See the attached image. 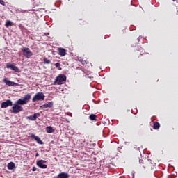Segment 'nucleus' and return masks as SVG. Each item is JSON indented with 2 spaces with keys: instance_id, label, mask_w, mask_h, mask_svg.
<instances>
[{
  "instance_id": "obj_1",
  "label": "nucleus",
  "mask_w": 178,
  "mask_h": 178,
  "mask_svg": "<svg viewBox=\"0 0 178 178\" xmlns=\"http://www.w3.org/2000/svg\"><path fill=\"white\" fill-rule=\"evenodd\" d=\"M45 99V95L43 92H38L35 95L32 99L33 102H37L38 101H44Z\"/></svg>"
},
{
  "instance_id": "obj_2",
  "label": "nucleus",
  "mask_w": 178,
  "mask_h": 178,
  "mask_svg": "<svg viewBox=\"0 0 178 178\" xmlns=\"http://www.w3.org/2000/svg\"><path fill=\"white\" fill-rule=\"evenodd\" d=\"M21 51L24 56H25V58H27L28 59L31 56H33V52H31V50H30V49L28 47H23L22 49H21Z\"/></svg>"
},
{
  "instance_id": "obj_3",
  "label": "nucleus",
  "mask_w": 178,
  "mask_h": 178,
  "mask_svg": "<svg viewBox=\"0 0 178 178\" xmlns=\"http://www.w3.org/2000/svg\"><path fill=\"white\" fill-rule=\"evenodd\" d=\"M23 108L22 106L17 104L16 103L13 104L12 107L11 113H15V115L19 113V112H22Z\"/></svg>"
},
{
  "instance_id": "obj_4",
  "label": "nucleus",
  "mask_w": 178,
  "mask_h": 178,
  "mask_svg": "<svg viewBox=\"0 0 178 178\" xmlns=\"http://www.w3.org/2000/svg\"><path fill=\"white\" fill-rule=\"evenodd\" d=\"M65 81H66V76L64 74H60L56 78L54 83H57V84L61 85L63 84Z\"/></svg>"
},
{
  "instance_id": "obj_5",
  "label": "nucleus",
  "mask_w": 178,
  "mask_h": 178,
  "mask_svg": "<svg viewBox=\"0 0 178 178\" xmlns=\"http://www.w3.org/2000/svg\"><path fill=\"white\" fill-rule=\"evenodd\" d=\"M139 163H140V169H142V170H144L145 169H147V168L148 167V165L149 163V161L145 159V160H139Z\"/></svg>"
},
{
  "instance_id": "obj_6",
  "label": "nucleus",
  "mask_w": 178,
  "mask_h": 178,
  "mask_svg": "<svg viewBox=\"0 0 178 178\" xmlns=\"http://www.w3.org/2000/svg\"><path fill=\"white\" fill-rule=\"evenodd\" d=\"M13 105V102H12V100L8 99L6 102H3L1 104V108L2 109H5V108H8V106H12Z\"/></svg>"
},
{
  "instance_id": "obj_7",
  "label": "nucleus",
  "mask_w": 178,
  "mask_h": 178,
  "mask_svg": "<svg viewBox=\"0 0 178 178\" xmlns=\"http://www.w3.org/2000/svg\"><path fill=\"white\" fill-rule=\"evenodd\" d=\"M3 83H5L6 86H8V87H16V86H19V83H16L13 81H10L9 80H8V79L5 78L3 80Z\"/></svg>"
},
{
  "instance_id": "obj_8",
  "label": "nucleus",
  "mask_w": 178,
  "mask_h": 178,
  "mask_svg": "<svg viewBox=\"0 0 178 178\" xmlns=\"http://www.w3.org/2000/svg\"><path fill=\"white\" fill-rule=\"evenodd\" d=\"M6 68L11 69V70H13L14 72H16L17 73H19V72H20V70H19V67H17L16 65H15V64L7 63Z\"/></svg>"
},
{
  "instance_id": "obj_9",
  "label": "nucleus",
  "mask_w": 178,
  "mask_h": 178,
  "mask_svg": "<svg viewBox=\"0 0 178 178\" xmlns=\"http://www.w3.org/2000/svg\"><path fill=\"white\" fill-rule=\"evenodd\" d=\"M47 161H44V160H40L37 161V166H38L39 168H40L41 169H47V168L48 167L46 164Z\"/></svg>"
},
{
  "instance_id": "obj_10",
  "label": "nucleus",
  "mask_w": 178,
  "mask_h": 178,
  "mask_svg": "<svg viewBox=\"0 0 178 178\" xmlns=\"http://www.w3.org/2000/svg\"><path fill=\"white\" fill-rule=\"evenodd\" d=\"M40 116H41V114H40V113H34L33 115L27 116L26 119L28 120L34 121V120H37V118H40Z\"/></svg>"
},
{
  "instance_id": "obj_11",
  "label": "nucleus",
  "mask_w": 178,
  "mask_h": 178,
  "mask_svg": "<svg viewBox=\"0 0 178 178\" xmlns=\"http://www.w3.org/2000/svg\"><path fill=\"white\" fill-rule=\"evenodd\" d=\"M31 138H33V140H35L38 143V144H40V145L44 144V142H42V140H41V138H40V137L36 136L34 134H31Z\"/></svg>"
},
{
  "instance_id": "obj_12",
  "label": "nucleus",
  "mask_w": 178,
  "mask_h": 178,
  "mask_svg": "<svg viewBox=\"0 0 178 178\" xmlns=\"http://www.w3.org/2000/svg\"><path fill=\"white\" fill-rule=\"evenodd\" d=\"M66 52L67 51L65 49V48H58V55H60V56H65Z\"/></svg>"
},
{
  "instance_id": "obj_13",
  "label": "nucleus",
  "mask_w": 178,
  "mask_h": 178,
  "mask_svg": "<svg viewBox=\"0 0 178 178\" xmlns=\"http://www.w3.org/2000/svg\"><path fill=\"white\" fill-rule=\"evenodd\" d=\"M52 106H54V103L51 102L47 104L42 105L40 108H42V109H45L47 108H52Z\"/></svg>"
},
{
  "instance_id": "obj_14",
  "label": "nucleus",
  "mask_w": 178,
  "mask_h": 178,
  "mask_svg": "<svg viewBox=\"0 0 178 178\" xmlns=\"http://www.w3.org/2000/svg\"><path fill=\"white\" fill-rule=\"evenodd\" d=\"M31 99V95L30 93H28L26 95L24 96V97L22 99L26 104L29 103V101Z\"/></svg>"
},
{
  "instance_id": "obj_15",
  "label": "nucleus",
  "mask_w": 178,
  "mask_h": 178,
  "mask_svg": "<svg viewBox=\"0 0 178 178\" xmlns=\"http://www.w3.org/2000/svg\"><path fill=\"white\" fill-rule=\"evenodd\" d=\"M161 127V124L159 122H153L154 130H158Z\"/></svg>"
},
{
  "instance_id": "obj_16",
  "label": "nucleus",
  "mask_w": 178,
  "mask_h": 178,
  "mask_svg": "<svg viewBox=\"0 0 178 178\" xmlns=\"http://www.w3.org/2000/svg\"><path fill=\"white\" fill-rule=\"evenodd\" d=\"M46 131L48 133V134H51V133H54L55 130L52 128V127H46Z\"/></svg>"
},
{
  "instance_id": "obj_17",
  "label": "nucleus",
  "mask_w": 178,
  "mask_h": 178,
  "mask_svg": "<svg viewBox=\"0 0 178 178\" xmlns=\"http://www.w3.org/2000/svg\"><path fill=\"white\" fill-rule=\"evenodd\" d=\"M15 163L10 162L8 164V169H9V170H13V169H15Z\"/></svg>"
},
{
  "instance_id": "obj_18",
  "label": "nucleus",
  "mask_w": 178,
  "mask_h": 178,
  "mask_svg": "<svg viewBox=\"0 0 178 178\" xmlns=\"http://www.w3.org/2000/svg\"><path fill=\"white\" fill-rule=\"evenodd\" d=\"M15 104H17V105H26V102H24V99H18L16 102H15Z\"/></svg>"
},
{
  "instance_id": "obj_19",
  "label": "nucleus",
  "mask_w": 178,
  "mask_h": 178,
  "mask_svg": "<svg viewBox=\"0 0 178 178\" xmlns=\"http://www.w3.org/2000/svg\"><path fill=\"white\" fill-rule=\"evenodd\" d=\"M89 118L90 119V120H97V115L95 114H91L89 116Z\"/></svg>"
},
{
  "instance_id": "obj_20",
  "label": "nucleus",
  "mask_w": 178,
  "mask_h": 178,
  "mask_svg": "<svg viewBox=\"0 0 178 178\" xmlns=\"http://www.w3.org/2000/svg\"><path fill=\"white\" fill-rule=\"evenodd\" d=\"M43 62L44 63H45L46 65H49V63H51V60L47 58H44L43 59Z\"/></svg>"
},
{
  "instance_id": "obj_21",
  "label": "nucleus",
  "mask_w": 178,
  "mask_h": 178,
  "mask_svg": "<svg viewBox=\"0 0 178 178\" xmlns=\"http://www.w3.org/2000/svg\"><path fill=\"white\" fill-rule=\"evenodd\" d=\"M79 62H81V63L82 64V65H88V62L87 61V60H83V59H79Z\"/></svg>"
},
{
  "instance_id": "obj_22",
  "label": "nucleus",
  "mask_w": 178,
  "mask_h": 178,
  "mask_svg": "<svg viewBox=\"0 0 178 178\" xmlns=\"http://www.w3.org/2000/svg\"><path fill=\"white\" fill-rule=\"evenodd\" d=\"M6 27H9V26H12V22L10 21H7L6 23L5 24Z\"/></svg>"
},
{
  "instance_id": "obj_23",
  "label": "nucleus",
  "mask_w": 178,
  "mask_h": 178,
  "mask_svg": "<svg viewBox=\"0 0 178 178\" xmlns=\"http://www.w3.org/2000/svg\"><path fill=\"white\" fill-rule=\"evenodd\" d=\"M56 67L58 68V70H62V68L60 67V63H56L55 64Z\"/></svg>"
},
{
  "instance_id": "obj_24",
  "label": "nucleus",
  "mask_w": 178,
  "mask_h": 178,
  "mask_svg": "<svg viewBox=\"0 0 178 178\" xmlns=\"http://www.w3.org/2000/svg\"><path fill=\"white\" fill-rule=\"evenodd\" d=\"M0 5H3V6H5V1H3V0H0Z\"/></svg>"
},
{
  "instance_id": "obj_25",
  "label": "nucleus",
  "mask_w": 178,
  "mask_h": 178,
  "mask_svg": "<svg viewBox=\"0 0 178 178\" xmlns=\"http://www.w3.org/2000/svg\"><path fill=\"white\" fill-rule=\"evenodd\" d=\"M33 172H35V170H37V168L35 167H33V169H32Z\"/></svg>"
},
{
  "instance_id": "obj_26",
  "label": "nucleus",
  "mask_w": 178,
  "mask_h": 178,
  "mask_svg": "<svg viewBox=\"0 0 178 178\" xmlns=\"http://www.w3.org/2000/svg\"><path fill=\"white\" fill-rule=\"evenodd\" d=\"M35 156H40V154L38 153H36Z\"/></svg>"
},
{
  "instance_id": "obj_27",
  "label": "nucleus",
  "mask_w": 178,
  "mask_h": 178,
  "mask_svg": "<svg viewBox=\"0 0 178 178\" xmlns=\"http://www.w3.org/2000/svg\"><path fill=\"white\" fill-rule=\"evenodd\" d=\"M141 126H143V124H141L140 125V127H141Z\"/></svg>"
},
{
  "instance_id": "obj_28",
  "label": "nucleus",
  "mask_w": 178,
  "mask_h": 178,
  "mask_svg": "<svg viewBox=\"0 0 178 178\" xmlns=\"http://www.w3.org/2000/svg\"><path fill=\"white\" fill-rule=\"evenodd\" d=\"M176 12H177L176 15H177V12H178L177 10H176Z\"/></svg>"
}]
</instances>
